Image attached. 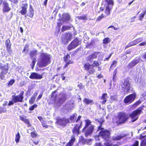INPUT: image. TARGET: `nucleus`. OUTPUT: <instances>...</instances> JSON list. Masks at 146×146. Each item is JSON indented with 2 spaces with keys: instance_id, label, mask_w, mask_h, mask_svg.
Returning a JSON list of instances; mask_svg holds the SVG:
<instances>
[{
  "instance_id": "1",
  "label": "nucleus",
  "mask_w": 146,
  "mask_h": 146,
  "mask_svg": "<svg viewBox=\"0 0 146 146\" xmlns=\"http://www.w3.org/2000/svg\"><path fill=\"white\" fill-rule=\"evenodd\" d=\"M50 63L49 55L42 53L41 54L40 58L38 61L37 64L40 67H42L46 66Z\"/></svg>"
},
{
  "instance_id": "2",
  "label": "nucleus",
  "mask_w": 146,
  "mask_h": 146,
  "mask_svg": "<svg viewBox=\"0 0 146 146\" xmlns=\"http://www.w3.org/2000/svg\"><path fill=\"white\" fill-rule=\"evenodd\" d=\"M85 121V126L82 129V131L84 132L86 136L87 137L92 133L94 130V127L91 124L92 122L90 120L87 119Z\"/></svg>"
},
{
  "instance_id": "3",
  "label": "nucleus",
  "mask_w": 146,
  "mask_h": 146,
  "mask_svg": "<svg viewBox=\"0 0 146 146\" xmlns=\"http://www.w3.org/2000/svg\"><path fill=\"white\" fill-rule=\"evenodd\" d=\"M129 118L128 115L125 113L119 112L117 116L115 118V121H113L117 124L123 123L126 121Z\"/></svg>"
},
{
  "instance_id": "4",
  "label": "nucleus",
  "mask_w": 146,
  "mask_h": 146,
  "mask_svg": "<svg viewBox=\"0 0 146 146\" xmlns=\"http://www.w3.org/2000/svg\"><path fill=\"white\" fill-rule=\"evenodd\" d=\"M100 130V136L102 137L106 141H108L110 137V131L104 129L102 127L101 125L98 127V131Z\"/></svg>"
},
{
  "instance_id": "5",
  "label": "nucleus",
  "mask_w": 146,
  "mask_h": 146,
  "mask_svg": "<svg viewBox=\"0 0 146 146\" xmlns=\"http://www.w3.org/2000/svg\"><path fill=\"white\" fill-rule=\"evenodd\" d=\"M142 108H140L133 111L130 115V117L131 119V122H133L137 120L138 118V115L142 111Z\"/></svg>"
},
{
  "instance_id": "6",
  "label": "nucleus",
  "mask_w": 146,
  "mask_h": 146,
  "mask_svg": "<svg viewBox=\"0 0 146 146\" xmlns=\"http://www.w3.org/2000/svg\"><path fill=\"white\" fill-rule=\"evenodd\" d=\"M0 69L1 71L0 74V78L1 80H5V75L8 72L9 67L7 64L0 66Z\"/></svg>"
},
{
  "instance_id": "7",
  "label": "nucleus",
  "mask_w": 146,
  "mask_h": 146,
  "mask_svg": "<svg viewBox=\"0 0 146 146\" xmlns=\"http://www.w3.org/2000/svg\"><path fill=\"white\" fill-rule=\"evenodd\" d=\"M122 90L124 91V93H126L130 90V84L129 80L125 79L122 80L121 84Z\"/></svg>"
},
{
  "instance_id": "8",
  "label": "nucleus",
  "mask_w": 146,
  "mask_h": 146,
  "mask_svg": "<svg viewBox=\"0 0 146 146\" xmlns=\"http://www.w3.org/2000/svg\"><path fill=\"white\" fill-rule=\"evenodd\" d=\"M107 3L106 4L105 13L107 15L110 14V11L114 3L113 0H105Z\"/></svg>"
},
{
  "instance_id": "9",
  "label": "nucleus",
  "mask_w": 146,
  "mask_h": 146,
  "mask_svg": "<svg viewBox=\"0 0 146 146\" xmlns=\"http://www.w3.org/2000/svg\"><path fill=\"white\" fill-rule=\"evenodd\" d=\"M136 96L135 93L130 94L126 97L124 100L125 103L129 104L131 103L135 99Z\"/></svg>"
},
{
  "instance_id": "10",
  "label": "nucleus",
  "mask_w": 146,
  "mask_h": 146,
  "mask_svg": "<svg viewBox=\"0 0 146 146\" xmlns=\"http://www.w3.org/2000/svg\"><path fill=\"white\" fill-rule=\"evenodd\" d=\"M81 43L77 39H74L69 45L68 47V50H70L74 48L79 45L81 44Z\"/></svg>"
},
{
  "instance_id": "11",
  "label": "nucleus",
  "mask_w": 146,
  "mask_h": 146,
  "mask_svg": "<svg viewBox=\"0 0 146 146\" xmlns=\"http://www.w3.org/2000/svg\"><path fill=\"white\" fill-rule=\"evenodd\" d=\"M23 93L24 92H22L19 95L12 96V100L15 103L18 102H22L24 98Z\"/></svg>"
},
{
  "instance_id": "12",
  "label": "nucleus",
  "mask_w": 146,
  "mask_h": 146,
  "mask_svg": "<svg viewBox=\"0 0 146 146\" xmlns=\"http://www.w3.org/2000/svg\"><path fill=\"white\" fill-rule=\"evenodd\" d=\"M72 37V35L70 33H67L64 34L62 38V40L65 43H67L68 41L70 40Z\"/></svg>"
},
{
  "instance_id": "13",
  "label": "nucleus",
  "mask_w": 146,
  "mask_h": 146,
  "mask_svg": "<svg viewBox=\"0 0 146 146\" xmlns=\"http://www.w3.org/2000/svg\"><path fill=\"white\" fill-rule=\"evenodd\" d=\"M28 7V5L27 3L25 2H23L22 5L21 6L22 8L20 12L22 15L25 14L27 12V9Z\"/></svg>"
},
{
  "instance_id": "14",
  "label": "nucleus",
  "mask_w": 146,
  "mask_h": 146,
  "mask_svg": "<svg viewBox=\"0 0 146 146\" xmlns=\"http://www.w3.org/2000/svg\"><path fill=\"white\" fill-rule=\"evenodd\" d=\"M68 119L64 118L63 119H59L57 120V122L60 125H65L66 123L69 122Z\"/></svg>"
},
{
  "instance_id": "15",
  "label": "nucleus",
  "mask_w": 146,
  "mask_h": 146,
  "mask_svg": "<svg viewBox=\"0 0 146 146\" xmlns=\"http://www.w3.org/2000/svg\"><path fill=\"white\" fill-rule=\"evenodd\" d=\"M29 77L33 79H40L42 78V75H40L35 72H32Z\"/></svg>"
},
{
  "instance_id": "16",
  "label": "nucleus",
  "mask_w": 146,
  "mask_h": 146,
  "mask_svg": "<svg viewBox=\"0 0 146 146\" xmlns=\"http://www.w3.org/2000/svg\"><path fill=\"white\" fill-rule=\"evenodd\" d=\"M10 9L11 8L9 7L8 3H3V10L4 12H8L10 10Z\"/></svg>"
},
{
  "instance_id": "17",
  "label": "nucleus",
  "mask_w": 146,
  "mask_h": 146,
  "mask_svg": "<svg viewBox=\"0 0 146 146\" xmlns=\"http://www.w3.org/2000/svg\"><path fill=\"white\" fill-rule=\"evenodd\" d=\"M74 106V105L73 103L72 102H69L67 103L65 106V108L69 111L73 108Z\"/></svg>"
},
{
  "instance_id": "18",
  "label": "nucleus",
  "mask_w": 146,
  "mask_h": 146,
  "mask_svg": "<svg viewBox=\"0 0 146 146\" xmlns=\"http://www.w3.org/2000/svg\"><path fill=\"white\" fill-rule=\"evenodd\" d=\"M97 56V53H95L90 55L88 58V61L92 63L94 59L96 58Z\"/></svg>"
},
{
  "instance_id": "19",
  "label": "nucleus",
  "mask_w": 146,
  "mask_h": 146,
  "mask_svg": "<svg viewBox=\"0 0 146 146\" xmlns=\"http://www.w3.org/2000/svg\"><path fill=\"white\" fill-rule=\"evenodd\" d=\"M83 101L84 102L86 105L90 104L92 105L94 104V102L93 100L88 98H84Z\"/></svg>"
},
{
  "instance_id": "20",
  "label": "nucleus",
  "mask_w": 146,
  "mask_h": 146,
  "mask_svg": "<svg viewBox=\"0 0 146 146\" xmlns=\"http://www.w3.org/2000/svg\"><path fill=\"white\" fill-rule=\"evenodd\" d=\"M60 95L61 97L60 98L58 102L60 104L65 101L67 95L65 94H60Z\"/></svg>"
},
{
  "instance_id": "21",
  "label": "nucleus",
  "mask_w": 146,
  "mask_h": 146,
  "mask_svg": "<svg viewBox=\"0 0 146 146\" xmlns=\"http://www.w3.org/2000/svg\"><path fill=\"white\" fill-rule=\"evenodd\" d=\"M107 95L106 94L104 93L103 94L102 96L100 97V100H103V101L101 102L102 104H105L106 102V99L107 97Z\"/></svg>"
},
{
  "instance_id": "22",
  "label": "nucleus",
  "mask_w": 146,
  "mask_h": 146,
  "mask_svg": "<svg viewBox=\"0 0 146 146\" xmlns=\"http://www.w3.org/2000/svg\"><path fill=\"white\" fill-rule=\"evenodd\" d=\"M80 128L79 125L76 124L72 131V132L74 134H76L77 135L79 133Z\"/></svg>"
},
{
  "instance_id": "23",
  "label": "nucleus",
  "mask_w": 146,
  "mask_h": 146,
  "mask_svg": "<svg viewBox=\"0 0 146 146\" xmlns=\"http://www.w3.org/2000/svg\"><path fill=\"white\" fill-rule=\"evenodd\" d=\"M70 16L68 14H65L63 15L62 18V21L64 22H67L70 20Z\"/></svg>"
},
{
  "instance_id": "24",
  "label": "nucleus",
  "mask_w": 146,
  "mask_h": 146,
  "mask_svg": "<svg viewBox=\"0 0 146 146\" xmlns=\"http://www.w3.org/2000/svg\"><path fill=\"white\" fill-rule=\"evenodd\" d=\"M145 134L143 133L140 135L139 138L142 139L146 135H145ZM140 146H146V139L144 140L141 143Z\"/></svg>"
},
{
  "instance_id": "25",
  "label": "nucleus",
  "mask_w": 146,
  "mask_h": 146,
  "mask_svg": "<svg viewBox=\"0 0 146 146\" xmlns=\"http://www.w3.org/2000/svg\"><path fill=\"white\" fill-rule=\"evenodd\" d=\"M75 140L74 136L73 135L71 137L70 140L67 144L66 146H72Z\"/></svg>"
},
{
  "instance_id": "26",
  "label": "nucleus",
  "mask_w": 146,
  "mask_h": 146,
  "mask_svg": "<svg viewBox=\"0 0 146 146\" xmlns=\"http://www.w3.org/2000/svg\"><path fill=\"white\" fill-rule=\"evenodd\" d=\"M139 62V60L136 59L133 60L131 63L129 64V66L130 67H133L137 64Z\"/></svg>"
},
{
  "instance_id": "27",
  "label": "nucleus",
  "mask_w": 146,
  "mask_h": 146,
  "mask_svg": "<svg viewBox=\"0 0 146 146\" xmlns=\"http://www.w3.org/2000/svg\"><path fill=\"white\" fill-rule=\"evenodd\" d=\"M126 135H121L119 136H117L115 137H112L113 140H119L121 139L123 137L125 136Z\"/></svg>"
},
{
  "instance_id": "28",
  "label": "nucleus",
  "mask_w": 146,
  "mask_h": 146,
  "mask_svg": "<svg viewBox=\"0 0 146 146\" xmlns=\"http://www.w3.org/2000/svg\"><path fill=\"white\" fill-rule=\"evenodd\" d=\"M33 12L34 11L31 5H30L29 13L28 15L31 18L33 17L34 15Z\"/></svg>"
},
{
  "instance_id": "29",
  "label": "nucleus",
  "mask_w": 146,
  "mask_h": 146,
  "mask_svg": "<svg viewBox=\"0 0 146 146\" xmlns=\"http://www.w3.org/2000/svg\"><path fill=\"white\" fill-rule=\"evenodd\" d=\"M143 40V38L142 37L138 38L135 40L132 41L134 45L138 44L139 42H141Z\"/></svg>"
},
{
  "instance_id": "30",
  "label": "nucleus",
  "mask_w": 146,
  "mask_h": 146,
  "mask_svg": "<svg viewBox=\"0 0 146 146\" xmlns=\"http://www.w3.org/2000/svg\"><path fill=\"white\" fill-rule=\"evenodd\" d=\"M37 55V51L36 50L32 51L30 52V56L31 58L36 56Z\"/></svg>"
},
{
  "instance_id": "31",
  "label": "nucleus",
  "mask_w": 146,
  "mask_h": 146,
  "mask_svg": "<svg viewBox=\"0 0 146 146\" xmlns=\"http://www.w3.org/2000/svg\"><path fill=\"white\" fill-rule=\"evenodd\" d=\"M84 67L85 69L87 70L90 69V68H92V66L89 63H87L84 64Z\"/></svg>"
},
{
  "instance_id": "32",
  "label": "nucleus",
  "mask_w": 146,
  "mask_h": 146,
  "mask_svg": "<svg viewBox=\"0 0 146 146\" xmlns=\"http://www.w3.org/2000/svg\"><path fill=\"white\" fill-rule=\"evenodd\" d=\"M20 136L19 132L16 135L15 137V141L17 143L19 142L20 140Z\"/></svg>"
},
{
  "instance_id": "33",
  "label": "nucleus",
  "mask_w": 146,
  "mask_h": 146,
  "mask_svg": "<svg viewBox=\"0 0 146 146\" xmlns=\"http://www.w3.org/2000/svg\"><path fill=\"white\" fill-rule=\"evenodd\" d=\"M5 44L7 49L10 48L11 44L10 41L9 40H7L5 42Z\"/></svg>"
},
{
  "instance_id": "34",
  "label": "nucleus",
  "mask_w": 146,
  "mask_h": 146,
  "mask_svg": "<svg viewBox=\"0 0 146 146\" xmlns=\"http://www.w3.org/2000/svg\"><path fill=\"white\" fill-rule=\"evenodd\" d=\"M117 71L116 69L114 71L113 77L112 78V79L113 82H115L116 80L117 77L116 76V74L117 73Z\"/></svg>"
},
{
  "instance_id": "35",
  "label": "nucleus",
  "mask_w": 146,
  "mask_h": 146,
  "mask_svg": "<svg viewBox=\"0 0 146 146\" xmlns=\"http://www.w3.org/2000/svg\"><path fill=\"white\" fill-rule=\"evenodd\" d=\"M65 61L66 62V64L64 66V68H66L67 66L69 64H72V63L73 62L71 60H69L68 61V60H67L66 58L65 59Z\"/></svg>"
},
{
  "instance_id": "36",
  "label": "nucleus",
  "mask_w": 146,
  "mask_h": 146,
  "mask_svg": "<svg viewBox=\"0 0 146 146\" xmlns=\"http://www.w3.org/2000/svg\"><path fill=\"white\" fill-rule=\"evenodd\" d=\"M146 13V9L143 11V13L141 14L139 17V20L141 21L143 19L144 15Z\"/></svg>"
},
{
  "instance_id": "37",
  "label": "nucleus",
  "mask_w": 146,
  "mask_h": 146,
  "mask_svg": "<svg viewBox=\"0 0 146 146\" xmlns=\"http://www.w3.org/2000/svg\"><path fill=\"white\" fill-rule=\"evenodd\" d=\"M141 103V101H138L136 102L132 106V108H135L137 106L140 104Z\"/></svg>"
},
{
  "instance_id": "38",
  "label": "nucleus",
  "mask_w": 146,
  "mask_h": 146,
  "mask_svg": "<svg viewBox=\"0 0 146 146\" xmlns=\"http://www.w3.org/2000/svg\"><path fill=\"white\" fill-rule=\"evenodd\" d=\"M76 117V114L74 113L72 115H71L70 118V119L72 121V122H74V118Z\"/></svg>"
},
{
  "instance_id": "39",
  "label": "nucleus",
  "mask_w": 146,
  "mask_h": 146,
  "mask_svg": "<svg viewBox=\"0 0 146 146\" xmlns=\"http://www.w3.org/2000/svg\"><path fill=\"white\" fill-rule=\"evenodd\" d=\"M117 63V61L115 60L113 61L112 63V64L111 65L110 67V69H111L113 68H114L116 66Z\"/></svg>"
},
{
  "instance_id": "40",
  "label": "nucleus",
  "mask_w": 146,
  "mask_h": 146,
  "mask_svg": "<svg viewBox=\"0 0 146 146\" xmlns=\"http://www.w3.org/2000/svg\"><path fill=\"white\" fill-rule=\"evenodd\" d=\"M110 39L109 38H104L103 40V43L105 44H107L110 42Z\"/></svg>"
},
{
  "instance_id": "41",
  "label": "nucleus",
  "mask_w": 146,
  "mask_h": 146,
  "mask_svg": "<svg viewBox=\"0 0 146 146\" xmlns=\"http://www.w3.org/2000/svg\"><path fill=\"white\" fill-rule=\"evenodd\" d=\"M77 18L79 20H86L87 19L86 18V17L85 15H83L82 16L77 17Z\"/></svg>"
},
{
  "instance_id": "42",
  "label": "nucleus",
  "mask_w": 146,
  "mask_h": 146,
  "mask_svg": "<svg viewBox=\"0 0 146 146\" xmlns=\"http://www.w3.org/2000/svg\"><path fill=\"white\" fill-rule=\"evenodd\" d=\"M35 98L34 96H32L31 98V100H30L29 101V103L30 104H33L35 101Z\"/></svg>"
},
{
  "instance_id": "43",
  "label": "nucleus",
  "mask_w": 146,
  "mask_h": 146,
  "mask_svg": "<svg viewBox=\"0 0 146 146\" xmlns=\"http://www.w3.org/2000/svg\"><path fill=\"white\" fill-rule=\"evenodd\" d=\"M99 65V64L98 62L97 61H94L93 64H92L91 65L92 67L97 66Z\"/></svg>"
},
{
  "instance_id": "44",
  "label": "nucleus",
  "mask_w": 146,
  "mask_h": 146,
  "mask_svg": "<svg viewBox=\"0 0 146 146\" xmlns=\"http://www.w3.org/2000/svg\"><path fill=\"white\" fill-rule=\"evenodd\" d=\"M41 123L43 127L45 128H47L48 127V126L46 125V121H42Z\"/></svg>"
},
{
  "instance_id": "45",
  "label": "nucleus",
  "mask_w": 146,
  "mask_h": 146,
  "mask_svg": "<svg viewBox=\"0 0 146 146\" xmlns=\"http://www.w3.org/2000/svg\"><path fill=\"white\" fill-rule=\"evenodd\" d=\"M70 27L68 26H64L62 27V31H64L66 30L69 29H70Z\"/></svg>"
},
{
  "instance_id": "46",
  "label": "nucleus",
  "mask_w": 146,
  "mask_h": 146,
  "mask_svg": "<svg viewBox=\"0 0 146 146\" xmlns=\"http://www.w3.org/2000/svg\"><path fill=\"white\" fill-rule=\"evenodd\" d=\"M37 107V105H36L34 104L29 108V110L31 111H33L35 108H36Z\"/></svg>"
},
{
  "instance_id": "47",
  "label": "nucleus",
  "mask_w": 146,
  "mask_h": 146,
  "mask_svg": "<svg viewBox=\"0 0 146 146\" xmlns=\"http://www.w3.org/2000/svg\"><path fill=\"white\" fill-rule=\"evenodd\" d=\"M95 71V69L92 66V68H90V69L89 70V72L91 74H93Z\"/></svg>"
},
{
  "instance_id": "48",
  "label": "nucleus",
  "mask_w": 146,
  "mask_h": 146,
  "mask_svg": "<svg viewBox=\"0 0 146 146\" xmlns=\"http://www.w3.org/2000/svg\"><path fill=\"white\" fill-rule=\"evenodd\" d=\"M24 122L28 125V127H30L31 126V125L28 119H26Z\"/></svg>"
},
{
  "instance_id": "49",
  "label": "nucleus",
  "mask_w": 146,
  "mask_h": 146,
  "mask_svg": "<svg viewBox=\"0 0 146 146\" xmlns=\"http://www.w3.org/2000/svg\"><path fill=\"white\" fill-rule=\"evenodd\" d=\"M134 45L133 43V42H130L129 44H128L125 47V48H127L129 47H130L131 46H134Z\"/></svg>"
},
{
  "instance_id": "50",
  "label": "nucleus",
  "mask_w": 146,
  "mask_h": 146,
  "mask_svg": "<svg viewBox=\"0 0 146 146\" xmlns=\"http://www.w3.org/2000/svg\"><path fill=\"white\" fill-rule=\"evenodd\" d=\"M56 92V91H54L51 94V97L52 98H55L54 99V100L55 99V98H56V95L55 94V93Z\"/></svg>"
},
{
  "instance_id": "51",
  "label": "nucleus",
  "mask_w": 146,
  "mask_h": 146,
  "mask_svg": "<svg viewBox=\"0 0 146 146\" xmlns=\"http://www.w3.org/2000/svg\"><path fill=\"white\" fill-rule=\"evenodd\" d=\"M117 99V96L115 95L111 96V100H116Z\"/></svg>"
},
{
  "instance_id": "52",
  "label": "nucleus",
  "mask_w": 146,
  "mask_h": 146,
  "mask_svg": "<svg viewBox=\"0 0 146 146\" xmlns=\"http://www.w3.org/2000/svg\"><path fill=\"white\" fill-rule=\"evenodd\" d=\"M15 82L14 80H10L8 84V86H11Z\"/></svg>"
},
{
  "instance_id": "53",
  "label": "nucleus",
  "mask_w": 146,
  "mask_h": 146,
  "mask_svg": "<svg viewBox=\"0 0 146 146\" xmlns=\"http://www.w3.org/2000/svg\"><path fill=\"white\" fill-rule=\"evenodd\" d=\"M92 140L91 139L87 140L86 141L87 143L89 145H91L92 143Z\"/></svg>"
},
{
  "instance_id": "54",
  "label": "nucleus",
  "mask_w": 146,
  "mask_h": 146,
  "mask_svg": "<svg viewBox=\"0 0 146 146\" xmlns=\"http://www.w3.org/2000/svg\"><path fill=\"white\" fill-rule=\"evenodd\" d=\"M104 17V16L103 14H102V15L99 17H98L97 19V21H100Z\"/></svg>"
},
{
  "instance_id": "55",
  "label": "nucleus",
  "mask_w": 146,
  "mask_h": 146,
  "mask_svg": "<svg viewBox=\"0 0 146 146\" xmlns=\"http://www.w3.org/2000/svg\"><path fill=\"white\" fill-rule=\"evenodd\" d=\"M70 58V55L69 54H67L64 58V61H65V58H66V59L67 60H68V61H69V60H69V59Z\"/></svg>"
},
{
  "instance_id": "56",
  "label": "nucleus",
  "mask_w": 146,
  "mask_h": 146,
  "mask_svg": "<svg viewBox=\"0 0 146 146\" xmlns=\"http://www.w3.org/2000/svg\"><path fill=\"white\" fill-rule=\"evenodd\" d=\"M35 64V59L33 58V61L31 63L32 68L33 69L34 67Z\"/></svg>"
},
{
  "instance_id": "57",
  "label": "nucleus",
  "mask_w": 146,
  "mask_h": 146,
  "mask_svg": "<svg viewBox=\"0 0 146 146\" xmlns=\"http://www.w3.org/2000/svg\"><path fill=\"white\" fill-rule=\"evenodd\" d=\"M31 135L33 137H35L36 136V133L33 132L31 133Z\"/></svg>"
},
{
  "instance_id": "58",
  "label": "nucleus",
  "mask_w": 146,
  "mask_h": 146,
  "mask_svg": "<svg viewBox=\"0 0 146 146\" xmlns=\"http://www.w3.org/2000/svg\"><path fill=\"white\" fill-rule=\"evenodd\" d=\"M15 103L14 102L12 101H10L9 102V103L8 104L9 106H10L11 105H13L14 104V103Z\"/></svg>"
},
{
  "instance_id": "59",
  "label": "nucleus",
  "mask_w": 146,
  "mask_h": 146,
  "mask_svg": "<svg viewBox=\"0 0 146 146\" xmlns=\"http://www.w3.org/2000/svg\"><path fill=\"white\" fill-rule=\"evenodd\" d=\"M139 46H144L146 45V41L141 43L139 44Z\"/></svg>"
},
{
  "instance_id": "60",
  "label": "nucleus",
  "mask_w": 146,
  "mask_h": 146,
  "mask_svg": "<svg viewBox=\"0 0 146 146\" xmlns=\"http://www.w3.org/2000/svg\"><path fill=\"white\" fill-rule=\"evenodd\" d=\"M19 117L21 120L23 122L26 119L22 116H20Z\"/></svg>"
},
{
  "instance_id": "61",
  "label": "nucleus",
  "mask_w": 146,
  "mask_h": 146,
  "mask_svg": "<svg viewBox=\"0 0 146 146\" xmlns=\"http://www.w3.org/2000/svg\"><path fill=\"white\" fill-rule=\"evenodd\" d=\"M38 118L41 122L43 121H44V120H43V118L41 116H38Z\"/></svg>"
},
{
  "instance_id": "62",
  "label": "nucleus",
  "mask_w": 146,
  "mask_h": 146,
  "mask_svg": "<svg viewBox=\"0 0 146 146\" xmlns=\"http://www.w3.org/2000/svg\"><path fill=\"white\" fill-rule=\"evenodd\" d=\"M104 144L105 146H111L112 145V144L111 143L108 142L105 143Z\"/></svg>"
},
{
  "instance_id": "63",
  "label": "nucleus",
  "mask_w": 146,
  "mask_h": 146,
  "mask_svg": "<svg viewBox=\"0 0 146 146\" xmlns=\"http://www.w3.org/2000/svg\"><path fill=\"white\" fill-rule=\"evenodd\" d=\"M111 27H113V29L115 30H117L118 29L117 28H115L113 26H110L108 27V29L110 28Z\"/></svg>"
},
{
  "instance_id": "64",
  "label": "nucleus",
  "mask_w": 146,
  "mask_h": 146,
  "mask_svg": "<svg viewBox=\"0 0 146 146\" xmlns=\"http://www.w3.org/2000/svg\"><path fill=\"white\" fill-rule=\"evenodd\" d=\"M94 146H103L100 143H96Z\"/></svg>"
}]
</instances>
